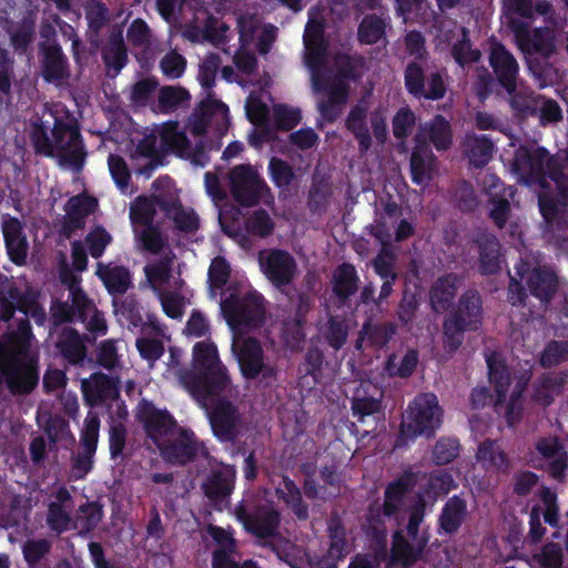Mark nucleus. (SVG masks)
<instances>
[{"label":"nucleus","mask_w":568,"mask_h":568,"mask_svg":"<svg viewBox=\"0 0 568 568\" xmlns=\"http://www.w3.org/2000/svg\"><path fill=\"white\" fill-rule=\"evenodd\" d=\"M69 297L70 303L55 302L51 306L50 321L55 327L72 323L75 320L84 323L90 310L93 307V302L81 287H72Z\"/></svg>","instance_id":"aec40b11"},{"label":"nucleus","mask_w":568,"mask_h":568,"mask_svg":"<svg viewBox=\"0 0 568 568\" xmlns=\"http://www.w3.org/2000/svg\"><path fill=\"white\" fill-rule=\"evenodd\" d=\"M329 547L326 556L331 559V562L337 564L343 560L346 556V531L343 523L339 519L332 520L327 528Z\"/></svg>","instance_id":"09e8293b"},{"label":"nucleus","mask_w":568,"mask_h":568,"mask_svg":"<svg viewBox=\"0 0 568 568\" xmlns=\"http://www.w3.org/2000/svg\"><path fill=\"white\" fill-rule=\"evenodd\" d=\"M476 457L477 460L486 468L503 470L508 467L505 453L493 440H485L481 443L478 447Z\"/></svg>","instance_id":"864d4df0"},{"label":"nucleus","mask_w":568,"mask_h":568,"mask_svg":"<svg viewBox=\"0 0 568 568\" xmlns=\"http://www.w3.org/2000/svg\"><path fill=\"white\" fill-rule=\"evenodd\" d=\"M396 355L392 354L386 361L385 368L388 375L400 378L412 376L418 364V352L416 349H408L398 364L396 363Z\"/></svg>","instance_id":"6e6d98bb"},{"label":"nucleus","mask_w":568,"mask_h":568,"mask_svg":"<svg viewBox=\"0 0 568 568\" xmlns=\"http://www.w3.org/2000/svg\"><path fill=\"white\" fill-rule=\"evenodd\" d=\"M481 298L476 291H467L464 295V329L476 331L481 324Z\"/></svg>","instance_id":"680f3d73"},{"label":"nucleus","mask_w":568,"mask_h":568,"mask_svg":"<svg viewBox=\"0 0 568 568\" xmlns=\"http://www.w3.org/2000/svg\"><path fill=\"white\" fill-rule=\"evenodd\" d=\"M369 101L363 97L354 104L345 120L346 129L354 135L359 151L366 153L372 148V134L367 125Z\"/></svg>","instance_id":"c756f323"},{"label":"nucleus","mask_w":568,"mask_h":568,"mask_svg":"<svg viewBox=\"0 0 568 568\" xmlns=\"http://www.w3.org/2000/svg\"><path fill=\"white\" fill-rule=\"evenodd\" d=\"M323 336L329 347L339 351L347 342L348 325L339 315H331L324 326Z\"/></svg>","instance_id":"8fccbe9b"},{"label":"nucleus","mask_w":568,"mask_h":568,"mask_svg":"<svg viewBox=\"0 0 568 568\" xmlns=\"http://www.w3.org/2000/svg\"><path fill=\"white\" fill-rule=\"evenodd\" d=\"M103 518V507L98 501H87L79 506L78 523L81 532L93 531Z\"/></svg>","instance_id":"bf43d9fd"},{"label":"nucleus","mask_w":568,"mask_h":568,"mask_svg":"<svg viewBox=\"0 0 568 568\" xmlns=\"http://www.w3.org/2000/svg\"><path fill=\"white\" fill-rule=\"evenodd\" d=\"M85 341L91 342L88 335L82 336L75 328L64 326L58 333L55 348L69 365L82 366L88 355Z\"/></svg>","instance_id":"a878e982"},{"label":"nucleus","mask_w":568,"mask_h":568,"mask_svg":"<svg viewBox=\"0 0 568 568\" xmlns=\"http://www.w3.org/2000/svg\"><path fill=\"white\" fill-rule=\"evenodd\" d=\"M136 416L143 424L148 437L154 443L176 427V420L168 410H161L145 399L139 404Z\"/></svg>","instance_id":"4be33fe9"},{"label":"nucleus","mask_w":568,"mask_h":568,"mask_svg":"<svg viewBox=\"0 0 568 568\" xmlns=\"http://www.w3.org/2000/svg\"><path fill=\"white\" fill-rule=\"evenodd\" d=\"M351 410L353 417L364 424L367 417L381 413L382 399L357 392L351 399Z\"/></svg>","instance_id":"5fc2aeb1"},{"label":"nucleus","mask_w":568,"mask_h":568,"mask_svg":"<svg viewBox=\"0 0 568 568\" xmlns=\"http://www.w3.org/2000/svg\"><path fill=\"white\" fill-rule=\"evenodd\" d=\"M24 291L0 273V323H9L20 312Z\"/></svg>","instance_id":"e433bc0d"},{"label":"nucleus","mask_w":568,"mask_h":568,"mask_svg":"<svg viewBox=\"0 0 568 568\" xmlns=\"http://www.w3.org/2000/svg\"><path fill=\"white\" fill-rule=\"evenodd\" d=\"M395 333L396 326L393 323L373 324L366 321L359 331L355 346L361 349L363 341L367 339L369 345L382 348L388 344Z\"/></svg>","instance_id":"79ce46f5"},{"label":"nucleus","mask_w":568,"mask_h":568,"mask_svg":"<svg viewBox=\"0 0 568 568\" xmlns=\"http://www.w3.org/2000/svg\"><path fill=\"white\" fill-rule=\"evenodd\" d=\"M312 84L316 92L326 93V100L343 105L347 102L349 85L342 79L333 78L327 72L313 71Z\"/></svg>","instance_id":"4c0bfd02"},{"label":"nucleus","mask_w":568,"mask_h":568,"mask_svg":"<svg viewBox=\"0 0 568 568\" xmlns=\"http://www.w3.org/2000/svg\"><path fill=\"white\" fill-rule=\"evenodd\" d=\"M0 226L9 260L17 266L24 265L29 253V241L23 222L9 213H3Z\"/></svg>","instance_id":"a211bd4d"},{"label":"nucleus","mask_w":568,"mask_h":568,"mask_svg":"<svg viewBox=\"0 0 568 568\" xmlns=\"http://www.w3.org/2000/svg\"><path fill=\"white\" fill-rule=\"evenodd\" d=\"M230 192L242 207H254L274 200L272 191L258 171L251 164H237L229 172Z\"/></svg>","instance_id":"0eeeda50"},{"label":"nucleus","mask_w":568,"mask_h":568,"mask_svg":"<svg viewBox=\"0 0 568 568\" xmlns=\"http://www.w3.org/2000/svg\"><path fill=\"white\" fill-rule=\"evenodd\" d=\"M425 510V499L419 496L408 509V521L405 530L396 529L392 535V546L386 568H412L423 558L430 539L428 527L422 528Z\"/></svg>","instance_id":"20e7f679"},{"label":"nucleus","mask_w":568,"mask_h":568,"mask_svg":"<svg viewBox=\"0 0 568 568\" xmlns=\"http://www.w3.org/2000/svg\"><path fill=\"white\" fill-rule=\"evenodd\" d=\"M85 20L90 38H99L110 22V10L101 0H88L84 6Z\"/></svg>","instance_id":"c03bdc74"},{"label":"nucleus","mask_w":568,"mask_h":568,"mask_svg":"<svg viewBox=\"0 0 568 568\" xmlns=\"http://www.w3.org/2000/svg\"><path fill=\"white\" fill-rule=\"evenodd\" d=\"M429 140L437 151H445L452 145L449 122L443 115H436L429 126Z\"/></svg>","instance_id":"0e129e2a"},{"label":"nucleus","mask_w":568,"mask_h":568,"mask_svg":"<svg viewBox=\"0 0 568 568\" xmlns=\"http://www.w3.org/2000/svg\"><path fill=\"white\" fill-rule=\"evenodd\" d=\"M470 242L477 248L481 272L485 274L497 273L503 263L498 239L487 230L479 229L473 233Z\"/></svg>","instance_id":"b1692460"},{"label":"nucleus","mask_w":568,"mask_h":568,"mask_svg":"<svg viewBox=\"0 0 568 568\" xmlns=\"http://www.w3.org/2000/svg\"><path fill=\"white\" fill-rule=\"evenodd\" d=\"M385 505H369L363 524V531L368 542V550L377 562H387L389 550L387 547V528L385 518H395L397 515H387Z\"/></svg>","instance_id":"4468645a"},{"label":"nucleus","mask_w":568,"mask_h":568,"mask_svg":"<svg viewBox=\"0 0 568 568\" xmlns=\"http://www.w3.org/2000/svg\"><path fill=\"white\" fill-rule=\"evenodd\" d=\"M536 467L545 470L551 478L564 481L568 469V452L557 436L539 438L535 444Z\"/></svg>","instance_id":"dca6fc26"},{"label":"nucleus","mask_w":568,"mask_h":568,"mask_svg":"<svg viewBox=\"0 0 568 568\" xmlns=\"http://www.w3.org/2000/svg\"><path fill=\"white\" fill-rule=\"evenodd\" d=\"M442 424V408L436 395H417L408 406L407 419L400 425L394 447L402 448L418 436L430 438Z\"/></svg>","instance_id":"39448f33"},{"label":"nucleus","mask_w":568,"mask_h":568,"mask_svg":"<svg viewBox=\"0 0 568 568\" xmlns=\"http://www.w3.org/2000/svg\"><path fill=\"white\" fill-rule=\"evenodd\" d=\"M29 140L37 155L54 156V143L49 135V125L41 118L31 121Z\"/></svg>","instance_id":"37998d69"},{"label":"nucleus","mask_w":568,"mask_h":568,"mask_svg":"<svg viewBox=\"0 0 568 568\" xmlns=\"http://www.w3.org/2000/svg\"><path fill=\"white\" fill-rule=\"evenodd\" d=\"M560 160L559 153L550 155L544 148L520 146L511 164L519 182L539 184L538 203L548 232L561 225L568 207V179L560 170Z\"/></svg>","instance_id":"f257e3e1"},{"label":"nucleus","mask_w":568,"mask_h":568,"mask_svg":"<svg viewBox=\"0 0 568 568\" xmlns=\"http://www.w3.org/2000/svg\"><path fill=\"white\" fill-rule=\"evenodd\" d=\"M567 382V375L559 373L541 379L534 393V399L542 406H548L558 396Z\"/></svg>","instance_id":"49530a36"},{"label":"nucleus","mask_w":568,"mask_h":568,"mask_svg":"<svg viewBox=\"0 0 568 568\" xmlns=\"http://www.w3.org/2000/svg\"><path fill=\"white\" fill-rule=\"evenodd\" d=\"M40 68L43 80L48 83H60L71 75L68 57L58 41L40 42Z\"/></svg>","instance_id":"412c9836"},{"label":"nucleus","mask_w":568,"mask_h":568,"mask_svg":"<svg viewBox=\"0 0 568 568\" xmlns=\"http://www.w3.org/2000/svg\"><path fill=\"white\" fill-rule=\"evenodd\" d=\"M235 516L245 530L258 539H268L278 535L281 515L271 506L258 505L250 510L241 501L235 507Z\"/></svg>","instance_id":"ddd939ff"},{"label":"nucleus","mask_w":568,"mask_h":568,"mask_svg":"<svg viewBox=\"0 0 568 568\" xmlns=\"http://www.w3.org/2000/svg\"><path fill=\"white\" fill-rule=\"evenodd\" d=\"M39 381L38 369H22L9 362L0 361V386L6 383L13 395L31 393Z\"/></svg>","instance_id":"c85d7f7f"},{"label":"nucleus","mask_w":568,"mask_h":568,"mask_svg":"<svg viewBox=\"0 0 568 568\" xmlns=\"http://www.w3.org/2000/svg\"><path fill=\"white\" fill-rule=\"evenodd\" d=\"M489 61L499 83L509 94L517 87L519 65L514 55L500 43H493Z\"/></svg>","instance_id":"393cba45"},{"label":"nucleus","mask_w":568,"mask_h":568,"mask_svg":"<svg viewBox=\"0 0 568 568\" xmlns=\"http://www.w3.org/2000/svg\"><path fill=\"white\" fill-rule=\"evenodd\" d=\"M267 170L272 182L281 190L287 189L296 178L293 166L288 162L276 156H273L270 160Z\"/></svg>","instance_id":"052dcab7"},{"label":"nucleus","mask_w":568,"mask_h":568,"mask_svg":"<svg viewBox=\"0 0 568 568\" xmlns=\"http://www.w3.org/2000/svg\"><path fill=\"white\" fill-rule=\"evenodd\" d=\"M436 158L425 148H416L410 156L412 181L416 185L428 183L433 179Z\"/></svg>","instance_id":"a19ab883"},{"label":"nucleus","mask_w":568,"mask_h":568,"mask_svg":"<svg viewBox=\"0 0 568 568\" xmlns=\"http://www.w3.org/2000/svg\"><path fill=\"white\" fill-rule=\"evenodd\" d=\"M224 317L234 333L260 328L265 322L264 297L256 293L231 294L221 303Z\"/></svg>","instance_id":"6e6552de"},{"label":"nucleus","mask_w":568,"mask_h":568,"mask_svg":"<svg viewBox=\"0 0 568 568\" xmlns=\"http://www.w3.org/2000/svg\"><path fill=\"white\" fill-rule=\"evenodd\" d=\"M396 256L392 250L383 246L378 254L372 260L374 272L382 278L396 281L398 274L395 267Z\"/></svg>","instance_id":"338daca9"},{"label":"nucleus","mask_w":568,"mask_h":568,"mask_svg":"<svg viewBox=\"0 0 568 568\" xmlns=\"http://www.w3.org/2000/svg\"><path fill=\"white\" fill-rule=\"evenodd\" d=\"M417 474L412 469L404 470L396 479L392 480L385 488L384 500L387 515H398L404 499L417 485Z\"/></svg>","instance_id":"2f4dec72"},{"label":"nucleus","mask_w":568,"mask_h":568,"mask_svg":"<svg viewBox=\"0 0 568 568\" xmlns=\"http://www.w3.org/2000/svg\"><path fill=\"white\" fill-rule=\"evenodd\" d=\"M97 276L102 281L109 294L122 295L132 284L130 270L123 265L98 264Z\"/></svg>","instance_id":"f704fd0d"},{"label":"nucleus","mask_w":568,"mask_h":568,"mask_svg":"<svg viewBox=\"0 0 568 568\" xmlns=\"http://www.w3.org/2000/svg\"><path fill=\"white\" fill-rule=\"evenodd\" d=\"M305 323L300 320L284 317L281 326V337L285 346L292 351H297L305 342Z\"/></svg>","instance_id":"13d9d810"},{"label":"nucleus","mask_w":568,"mask_h":568,"mask_svg":"<svg viewBox=\"0 0 568 568\" xmlns=\"http://www.w3.org/2000/svg\"><path fill=\"white\" fill-rule=\"evenodd\" d=\"M527 275V285L536 297L541 302H549L557 291L558 280L556 274L548 267H534L529 270L526 263L516 267V274L510 276L509 300L513 305L523 304L526 297L518 281Z\"/></svg>","instance_id":"9d476101"},{"label":"nucleus","mask_w":568,"mask_h":568,"mask_svg":"<svg viewBox=\"0 0 568 568\" xmlns=\"http://www.w3.org/2000/svg\"><path fill=\"white\" fill-rule=\"evenodd\" d=\"M385 505H369L363 524V531L368 542V550L377 562H387L389 550L387 547V528L385 518H395L397 515H387Z\"/></svg>","instance_id":"2eb2a0df"},{"label":"nucleus","mask_w":568,"mask_h":568,"mask_svg":"<svg viewBox=\"0 0 568 568\" xmlns=\"http://www.w3.org/2000/svg\"><path fill=\"white\" fill-rule=\"evenodd\" d=\"M365 59L359 54H337L335 59L336 74L333 78L342 79L343 81H356L359 79V70L364 68Z\"/></svg>","instance_id":"3c124183"},{"label":"nucleus","mask_w":568,"mask_h":568,"mask_svg":"<svg viewBox=\"0 0 568 568\" xmlns=\"http://www.w3.org/2000/svg\"><path fill=\"white\" fill-rule=\"evenodd\" d=\"M303 39L306 49V63L315 69L324 63L327 51L323 24L316 21L307 22Z\"/></svg>","instance_id":"473e14b6"},{"label":"nucleus","mask_w":568,"mask_h":568,"mask_svg":"<svg viewBox=\"0 0 568 568\" xmlns=\"http://www.w3.org/2000/svg\"><path fill=\"white\" fill-rule=\"evenodd\" d=\"M468 158L476 168L484 166L493 155V143L485 136L467 139Z\"/></svg>","instance_id":"e2e57ef3"},{"label":"nucleus","mask_w":568,"mask_h":568,"mask_svg":"<svg viewBox=\"0 0 568 568\" xmlns=\"http://www.w3.org/2000/svg\"><path fill=\"white\" fill-rule=\"evenodd\" d=\"M406 51L415 60L407 63L404 70V84L406 91L418 100L437 101L445 97L447 83L445 70L435 68L425 70L422 61L427 54L425 37L417 30H410L404 38Z\"/></svg>","instance_id":"7ed1b4c3"},{"label":"nucleus","mask_w":568,"mask_h":568,"mask_svg":"<svg viewBox=\"0 0 568 568\" xmlns=\"http://www.w3.org/2000/svg\"><path fill=\"white\" fill-rule=\"evenodd\" d=\"M163 460L174 466H185L195 460L202 444L190 428H180L178 437L158 444Z\"/></svg>","instance_id":"f3484780"},{"label":"nucleus","mask_w":568,"mask_h":568,"mask_svg":"<svg viewBox=\"0 0 568 568\" xmlns=\"http://www.w3.org/2000/svg\"><path fill=\"white\" fill-rule=\"evenodd\" d=\"M214 437L221 443H232L239 435L242 417L239 407L229 398L222 397L204 406Z\"/></svg>","instance_id":"f8f14e48"},{"label":"nucleus","mask_w":568,"mask_h":568,"mask_svg":"<svg viewBox=\"0 0 568 568\" xmlns=\"http://www.w3.org/2000/svg\"><path fill=\"white\" fill-rule=\"evenodd\" d=\"M102 60L105 68L119 73L128 63V49L125 47L122 31L112 30L108 43L102 51Z\"/></svg>","instance_id":"58836bf2"},{"label":"nucleus","mask_w":568,"mask_h":568,"mask_svg":"<svg viewBox=\"0 0 568 568\" xmlns=\"http://www.w3.org/2000/svg\"><path fill=\"white\" fill-rule=\"evenodd\" d=\"M489 381L495 385L497 394L496 404L501 403L507 394L511 383L510 373L505 364L503 356L498 353H491L486 356Z\"/></svg>","instance_id":"ea45409f"},{"label":"nucleus","mask_w":568,"mask_h":568,"mask_svg":"<svg viewBox=\"0 0 568 568\" xmlns=\"http://www.w3.org/2000/svg\"><path fill=\"white\" fill-rule=\"evenodd\" d=\"M462 297L459 304L444 321L445 347L448 352H455L462 345Z\"/></svg>","instance_id":"603ef678"},{"label":"nucleus","mask_w":568,"mask_h":568,"mask_svg":"<svg viewBox=\"0 0 568 568\" xmlns=\"http://www.w3.org/2000/svg\"><path fill=\"white\" fill-rule=\"evenodd\" d=\"M34 335L30 321L18 317L8 323L6 332L0 338V361L14 364L22 369H37L32 361H27Z\"/></svg>","instance_id":"1a4fd4ad"},{"label":"nucleus","mask_w":568,"mask_h":568,"mask_svg":"<svg viewBox=\"0 0 568 568\" xmlns=\"http://www.w3.org/2000/svg\"><path fill=\"white\" fill-rule=\"evenodd\" d=\"M456 281V275L446 274L432 286L429 297L434 312L442 314L454 305L458 288Z\"/></svg>","instance_id":"c9c22d12"},{"label":"nucleus","mask_w":568,"mask_h":568,"mask_svg":"<svg viewBox=\"0 0 568 568\" xmlns=\"http://www.w3.org/2000/svg\"><path fill=\"white\" fill-rule=\"evenodd\" d=\"M82 390L91 406L105 405L120 396L119 382L103 373H94L90 381H83Z\"/></svg>","instance_id":"cd10ccee"},{"label":"nucleus","mask_w":568,"mask_h":568,"mask_svg":"<svg viewBox=\"0 0 568 568\" xmlns=\"http://www.w3.org/2000/svg\"><path fill=\"white\" fill-rule=\"evenodd\" d=\"M386 24L377 14H367L358 26L357 39L362 44H375L385 37Z\"/></svg>","instance_id":"de8ad7c7"},{"label":"nucleus","mask_w":568,"mask_h":568,"mask_svg":"<svg viewBox=\"0 0 568 568\" xmlns=\"http://www.w3.org/2000/svg\"><path fill=\"white\" fill-rule=\"evenodd\" d=\"M235 479L236 469L232 465L213 469L202 484L203 493L214 505L225 503L234 490Z\"/></svg>","instance_id":"5701e85b"},{"label":"nucleus","mask_w":568,"mask_h":568,"mask_svg":"<svg viewBox=\"0 0 568 568\" xmlns=\"http://www.w3.org/2000/svg\"><path fill=\"white\" fill-rule=\"evenodd\" d=\"M8 22L10 26L6 28V31L13 52L18 55H26L37 38V13L29 10L19 21Z\"/></svg>","instance_id":"bb28decb"},{"label":"nucleus","mask_w":568,"mask_h":568,"mask_svg":"<svg viewBox=\"0 0 568 568\" xmlns=\"http://www.w3.org/2000/svg\"><path fill=\"white\" fill-rule=\"evenodd\" d=\"M359 283V275L352 263L343 262L334 270L332 291L339 307L348 305L351 297L357 293Z\"/></svg>","instance_id":"7c9ffc66"},{"label":"nucleus","mask_w":568,"mask_h":568,"mask_svg":"<svg viewBox=\"0 0 568 568\" xmlns=\"http://www.w3.org/2000/svg\"><path fill=\"white\" fill-rule=\"evenodd\" d=\"M275 494L294 514V516L305 521L310 517V507L303 499V493L296 483L288 476L282 477V483L275 489Z\"/></svg>","instance_id":"72a5a7b5"},{"label":"nucleus","mask_w":568,"mask_h":568,"mask_svg":"<svg viewBox=\"0 0 568 568\" xmlns=\"http://www.w3.org/2000/svg\"><path fill=\"white\" fill-rule=\"evenodd\" d=\"M51 128L54 151L60 153L62 163L70 165L74 171L80 172L85 163L87 150L78 121L67 112L64 116L57 115Z\"/></svg>","instance_id":"423d86ee"},{"label":"nucleus","mask_w":568,"mask_h":568,"mask_svg":"<svg viewBox=\"0 0 568 568\" xmlns=\"http://www.w3.org/2000/svg\"><path fill=\"white\" fill-rule=\"evenodd\" d=\"M509 95V104L518 119H527L538 113L541 95L529 90L517 91L516 89Z\"/></svg>","instance_id":"a18cd8bd"},{"label":"nucleus","mask_w":568,"mask_h":568,"mask_svg":"<svg viewBox=\"0 0 568 568\" xmlns=\"http://www.w3.org/2000/svg\"><path fill=\"white\" fill-rule=\"evenodd\" d=\"M274 222L267 211L258 209L245 220L247 233L258 237H267L274 231Z\"/></svg>","instance_id":"69168bd1"},{"label":"nucleus","mask_w":568,"mask_h":568,"mask_svg":"<svg viewBox=\"0 0 568 568\" xmlns=\"http://www.w3.org/2000/svg\"><path fill=\"white\" fill-rule=\"evenodd\" d=\"M258 262L262 272L275 287L281 288L293 282L297 265L287 251L273 248L265 257L260 254Z\"/></svg>","instance_id":"6ab92c4d"},{"label":"nucleus","mask_w":568,"mask_h":568,"mask_svg":"<svg viewBox=\"0 0 568 568\" xmlns=\"http://www.w3.org/2000/svg\"><path fill=\"white\" fill-rule=\"evenodd\" d=\"M181 383L202 406L225 397L232 381L226 366L212 343L197 342L193 346L192 367L181 374Z\"/></svg>","instance_id":"f03ea898"},{"label":"nucleus","mask_w":568,"mask_h":568,"mask_svg":"<svg viewBox=\"0 0 568 568\" xmlns=\"http://www.w3.org/2000/svg\"><path fill=\"white\" fill-rule=\"evenodd\" d=\"M161 145L165 150L184 152L190 148V140L186 134L178 130L176 123H168L160 135Z\"/></svg>","instance_id":"774afa93"},{"label":"nucleus","mask_w":568,"mask_h":568,"mask_svg":"<svg viewBox=\"0 0 568 568\" xmlns=\"http://www.w3.org/2000/svg\"><path fill=\"white\" fill-rule=\"evenodd\" d=\"M520 48L524 52H528L527 64L530 73L538 80L539 87L545 88L547 84L551 83L556 77V70L551 63L547 61L549 57H532L530 55L529 50H527L523 43H520Z\"/></svg>","instance_id":"4d7b16f0"},{"label":"nucleus","mask_w":568,"mask_h":568,"mask_svg":"<svg viewBox=\"0 0 568 568\" xmlns=\"http://www.w3.org/2000/svg\"><path fill=\"white\" fill-rule=\"evenodd\" d=\"M236 359L242 376L247 381L258 379L261 388H271L277 382V369L264 362V351L256 337L243 339Z\"/></svg>","instance_id":"9b49d317"}]
</instances>
